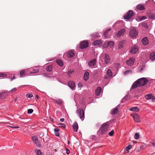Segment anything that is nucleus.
Listing matches in <instances>:
<instances>
[{
    "mask_svg": "<svg viewBox=\"0 0 155 155\" xmlns=\"http://www.w3.org/2000/svg\"><path fill=\"white\" fill-rule=\"evenodd\" d=\"M148 82V80L145 78H142L138 79L134 82L131 86L132 89H135L137 87L145 85Z\"/></svg>",
    "mask_w": 155,
    "mask_h": 155,
    "instance_id": "nucleus-1",
    "label": "nucleus"
},
{
    "mask_svg": "<svg viewBox=\"0 0 155 155\" xmlns=\"http://www.w3.org/2000/svg\"><path fill=\"white\" fill-rule=\"evenodd\" d=\"M109 126V123L108 122L102 124L97 131V135L101 136L106 134L108 130Z\"/></svg>",
    "mask_w": 155,
    "mask_h": 155,
    "instance_id": "nucleus-2",
    "label": "nucleus"
},
{
    "mask_svg": "<svg viewBox=\"0 0 155 155\" xmlns=\"http://www.w3.org/2000/svg\"><path fill=\"white\" fill-rule=\"evenodd\" d=\"M76 112L78 116L83 121L84 118V113L83 109H79L77 110Z\"/></svg>",
    "mask_w": 155,
    "mask_h": 155,
    "instance_id": "nucleus-3",
    "label": "nucleus"
},
{
    "mask_svg": "<svg viewBox=\"0 0 155 155\" xmlns=\"http://www.w3.org/2000/svg\"><path fill=\"white\" fill-rule=\"evenodd\" d=\"M32 139L36 145L39 147H41L40 143L39 142L38 137L36 136L32 137Z\"/></svg>",
    "mask_w": 155,
    "mask_h": 155,
    "instance_id": "nucleus-4",
    "label": "nucleus"
},
{
    "mask_svg": "<svg viewBox=\"0 0 155 155\" xmlns=\"http://www.w3.org/2000/svg\"><path fill=\"white\" fill-rule=\"evenodd\" d=\"M89 44L87 41H83L80 44V47L81 49L85 48L88 47Z\"/></svg>",
    "mask_w": 155,
    "mask_h": 155,
    "instance_id": "nucleus-5",
    "label": "nucleus"
},
{
    "mask_svg": "<svg viewBox=\"0 0 155 155\" xmlns=\"http://www.w3.org/2000/svg\"><path fill=\"white\" fill-rule=\"evenodd\" d=\"M129 35L132 38L136 37L138 35L137 31L135 29L133 28L130 31Z\"/></svg>",
    "mask_w": 155,
    "mask_h": 155,
    "instance_id": "nucleus-6",
    "label": "nucleus"
},
{
    "mask_svg": "<svg viewBox=\"0 0 155 155\" xmlns=\"http://www.w3.org/2000/svg\"><path fill=\"white\" fill-rule=\"evenodd\" d=\"M134 15V13L132 10L129 11L126 14L124 15V19H129L131 18Z\"/></svg>",
    "mask_w": 155,
    "mask_h": 155,
    "instance_id": "nucleus-7",
    "label": "nucleus"
},
{
    "mask_svg": "<svg viewBox=\"0 0 155 155\" xmlns=\"http://www.w3.org/2000/svg\"><path fill=\"white\" fill-rule=\"evenodd\" d=\"M131 116L133 117L134 121L136 122L139 123L140 122V116L137 114L135 113L131 114Z\"/></svg>",
    "mask_w": 155,
    "mask_h": 155,
    "instance_id": "nucleus-8",
    "label": "nucleus"
},
{
    "mask_svg": "<svg viewBox=\"0 0 155 155\" xmlns=\"http://www.w3.org/2000/svg\"><path fill=\"white\" fill-rule=\"evenodd\" d=\"M28 71L30 74L35 73L39 71V70L36 67L30 68L28 69Z\"/></svg>",
    "mask_w": 155,
    "mask_h": 155,
    "instance_id": "nucleus-9",
    "label": "nucleus"
},
{
    "mask_svg": "<svg viewBox=\"0 0 155 155\" xmlns=\"http://www.w3.org/2000/svg\"><path fill=\"white\" fill-rule=\"evenodd\" d=\"M9 94V92H8L7 91H4L0 92V98L4 99Z\"/></svg>",
    "mask_w": 155,
    "mask_h": 155,
    "instance_id": "nucleus-10",
    "label": "nucleus"
},
{
    "mask_svg": "<svg viewBox=\"0 0 155 155\" xmlns=\"http://www.w3.org/2000/svg\"><path fill=\"white\" fill-rule=\"evenodd\" d=\"M138 48L137 46H134L130 50V52L132 54H136L138 52Z\"/></svg>",
    "mask_w": 155,
    "mask_h": 155,
    "instance_id": "nucleus-11",
    "label": "nucleus"
},
{
    "mask_svg": "<svg viewBox=\"0 0 155 155\" xmlns=\"http://www.w3.org/2000/svg\"><path fill=\"white\" fill-rule=\"evenodd\" d=\"M135 61V60L134 58H131L126 61V63L129 66H131L134 64Z\"/></svg>",
    "mask_w": 155,
    "mask_h": 155,
    "instance_id": "nucleus-12",
    "label": "nucleus"
},
{
    "mask_svg": "<svg viewBox=\"0 0 155 155\" xmlns=\"http://www.w3.org/2000/svg\"><path fill=\"white\" fill-rule=\"evenodd\" d=\"M104 63L107 64L110 61V59L109 55L107 54H105V56L104 57Z\"/></svg>",
    "mask_w": 155,
    "mask_h": 155,
    "instance_id": "nucleus-13",
    "label": "nucleus"
},
{
    "mask_svg": "<svg viewBox=\"0 0 155 155\" xmlns=\"http://www.w3.org/2000/svg\"><path fill=\"white\" fill-rule=\"evenodd\" d=\"M69 87L73 90H74L75 83L72 81H69L68 83Z\"/></svg>",
    "mask_w": 155,
    "mask_h": 155,
    "instance_id": "nucleus-14",
    "label": "nucleus"
},
{
    "mask_svg": "<svg viewBox=\"0 0 155 155\" xmlns=\"http://www.w3.org/2000/svg\"><path fill=\"white\" fill-rule=\"evenodd\" d=\"M125 32V30L124 29H123L119 31L117 34V37H120L123 35Z\"/></svg>",
    "mask_w": 155,
    "mask_h": 155,
    "instance_id": "nucleus-15",
    "label": "nucleus"
},
{
    "mask_svg": "<svg viewBox=\"0 0 155 155\" xmlns=\"http://www.w3.org/2000/svg\"><path fill=\"white\" fill-rule=\"evenodd\" d=\"M96 63V59H94L93 60H91L88 62V64L89 66L91 67H93L95 65Z\"/></svg>",
    "mask_w": 155,
    "mask_h": 155,
    "instance_id": "nucleus-16",
    "label": "nucleus"
},
{
    "mask_svg": "<svg viewBox=\"0 0 155 155\" xmlns=\"http://www.w3.org/2000/svg\"><path fill=\"white\" fill-rule=\"evenodd\" d=\"M102 91V88L101 87H98L95 90V94L99 96L101 94Z\"/></svg>",
    "mask_w": 155,
    "mask_h": 155,
    "instance_id": "nucleus-17",
    "label": "nucleus"
},
{
    "mask_svg": "<svg viewBox=\"0 0 155 155\" xmlns=\"http://www.w3.org/2000/svg\"><path fill=\"white\" fill-rule=\"evenodd\" d=\"M102 42L101 40H97L94 42L93 45L94 46L101 45L102 44Z\"/></svg>",
    "mask_w": 155,
    "mask_h": 155,
    "instance_id": "nucleus-18",
    "label": "nucleus"
},
{
    "mask_svg": "<svg viewBox=\"0 0 155 155\" xmlns=\"http://www.w3.org/2000/svg\"><path fill=\"white\" fill-rule=\"evenodd\" d=\"M72 127L74 132H77L78 129V124L77 122H75L73 125Z\"/></svg>",
    "mask_w": 155,
    "mask_h": 155,
    "instance_id": "nucleus-19",
    "label": "nucleus"
},
{
    "mask_svg": "<svg viewBox=\"0 0 155 155\" xmlns=\"http://www.w3.org/2000/svg\"><path fill=\"white\" fill-rule=\"evenodd\" d=\"M53 102L55 103H57L58 105H61L62 104L63 101H62L60 99L56 100L55 99H53Z\"/></svg>",
    "mask_w": 155,
    "mask_h": 155,
    "instance_id": "nucleus-20",
    "label": "nucleus"
},
{
    "mask_svg": "<svg viewBox=\"0 0 155 155\" xmlns=\"http://www.w3.org/2000/svg\"><path fill=\"white\" fill-rule=\"evenodd\" d=\"M142 43L144 45H146L148 44L149 42L147 37L143 38L142 40Z\"/></svg>",
    "mask_w": 155,
    "mask_h": 155,
    "instance_id": "nucleus-21",
    "label": "nucleus"
},
{
    "mask_svg": "<svg viewBox=\"0 0 155 155\" xmlns=\"http://www.w3.org/2000/svg\"><path fill=\"white\" fill-rule=\"evenodd\" d=\"M137 8L139 10H143L145 9V7L142 4H139L137 7Z\"/></svg>",
    "mask_w": 155,
    "mask_h": 155,
    "instance_id": "nucleus-22",
    "label": "nucleus"
},
{
    "mask_svg": "<svg viewBox=\"0 0 155 155\" xmlns=\"http://www.w3.org/2000/svg\"><path fill=\"white\" fill-rule=\"evenodd\" d=\"M150 59L151 60L154 61L155 60V52H152L150 55Z\"/></svg>",
    "mask_w": 155,
    "mask_h": 155,
    "instance_id": "nucleus-23",
    "label": "nucleus"
},
{
    "mask_svg": "<svg viewBox=\"0 0 155 155\" xmlns=\"http://www.w3.org/2000/svg\"><path fill=\"white\" fill-rule=\"evenodd\" d=\"M118 111V108L116 107L114 109H113L111 111V114L112 115H114L117 114Z\"/></svg>",
    "mask_w": 155,
    "mask_h": 155,
    "instance_id": "nucleus-24",
    "label": "nucleus"
},
{
    "mask_svg": "<svg viewBox=\"0 0 155 155\" xmlns=\"http://www.w3.org/2000/svg\"><path fill=\"white\" fill-rule=\"evenodd\" d=\"M74 52L72 51H68L67 54V56L70 58L74 56Z\"/></svg>",
    "mask_w": 155,
    "mask_h": 155,
    "instance_id": "nucleus-25",
    "label": "nucleus"
},
{
    "mask_svg": "<svg viewBox=\"0 0 155 155\" xmlns=\"http://www.w3.org/2000/svg\"><path fill=\"white\" fill-rule=\"evenodd\" d=\"M89 74L88 72H85L84 76V79L85 81H86L88 79L89 77Z\"/></svg>",
    "mask_w": 155,
    "mask_h": 155,
    "instance_id": "nucleus-26",
    "label": "nucleus"
},
{
    "mask_svg": "<svg viewBox=\"0 0 155 155\" xmlns=\"http://www.w3.org/2000/svg\"><path fill=\"white\" fill-rule=\"evenodd\" d=\"M149 18L150 19H155V14L153 13H150L148 14Z\"/></svg>",
    "mask_w": 155,
    "mask_h": 155,
    "instance_id": "nucleus-27",
    "label": "nucleus"
},
{
    "mask_svg": "<svg viewBox=\"0 0 155 155\" xmlns=\"http://www.w3.org/2000/svg\"><path fill=\"white\" fill-rule=\"evenodd\" d=\"M129 110L131 111L135 112H138L139 111V109L137 107H132Z\"/></svg>",
    "mask_w": 155,
    "mask_h": 155,
    "instance_id": "nucleus-28",
    "label": "nucleus"
},
{
    "mask_svg": "<svg viewBox=\"0 0 155 155\" xmlns=\"http://www.w3.org/2000/svg\"><path fill=\"white\" fill-rule=\"evenodd\" d=\"M145 98L147 100H149L152 99L153 97V94H150L147 95H146L145 96Z\"/></svg>",
    "mask_w": 155,
    "mask_h": 155,
    "instance_id": "nucleus-29",
    "label": "nucleus"
},
{
    "mask_svg": "<svg viewBox=\"0 0 155 155\" xmlns=\"http://www.w3.org/2000/svg\"><path fill=\"white\" fill-rule=\"evenodd\" d=\"M125 43V41L123 40L119 42V48H122L123 47V45Z\"/></svg>",
    "mask_w": 155,
    "mask_h": 155,
    "instance_id": "nucleus-30",
    "label": "nucleus"
},
{
    "mask_svg": "<svg viewBox=\"0 0 155 155\" xmlns=\"http://www.w3.org/2000/svg\"><path fill=\"white\" fill-rule=\"evenodd\" d=\"M54 131L55 135L57 137H59L60 135L59 129L58 128H55Z\"/></svg>",
    "mask_w": 155,
    "mask_h": 155,
    "instance_id": "nucleus-31",
    "label": "nucleus"
},
{
    "mask_svg": "<svg viewBox=\"0 0 155 155\" xmlns=\"http://www.w3.org/2000/svg\"><path fill=\"white\" fill-rule=\"evenodd\" d=\"M57 64L60 66H62L63 65V62L60 60H58L56 61Z\"/></svg>",
    "mask_w": 155,
    "mask_h": 155,
    "instance_id": "nucleus-32",
    "label": "nucleus"
},
{
    "mask_svg": "<svg viewBox=\"0 0 155 155\" xmlns=\"http://www.w3.org/2000/svg\"><path fill=\"white\" fill-rule=\"evenodd\" d=\"M107 43L108 46H109L110 47H112L114 46V42L112 41H110L108 42Z\"/></svg>",
    "mask_w": 155,
    "mask_h": 155,
    "instance_id": "nucleus-33",
    "label": "nucleus"
},
{
    "mask_svg": "<svg viewBox=\"0 0 155 155\" xmlns=\"http://www.w3.org/2000/svg\"><path fill=\"white\" fill-rule=\"evenodd\" d=\"M111 30L110 29H108L107 30H106L104 33V37L106 38H108V32L109 31H110Z\"/></svg>",
    "mask_w": 155,
    "mask_h": 155,
    "instance_id": "nucleus-34",
    "label": "nucleus"
},
{
    "mask_svg": "<svg viewBox=\"0 0 155 155\" xmlns=\"http://www.w3.org/2000/svg\"><path fill=\"white\" fill-rule=\"evenodd\" d=\"M20 77H24L25 76V70H22V71H20Z\"/></svg>",
    "mask_w": 155,
    "mask_h": 155,
    "instance_id": "nucleus-35",
    "label": "nucleus"
},
{
    "mask_svg": "<svg viewBox=\"0 0 155 155\" xmlns=\"http://www.w3.org/2000/svg\"><path fill=\"white\" fill-rule=\"evenodd\" d=\"M132 73V71L131 70H127L124 72V74L125 75H127L129 74H131Z\"/></svg>",
    "mask_w": 155,
    "mask_h": 155,
    "instance_id": "nucleus-36",
    "label": "nucleus"
},
{
    "mask_svg": "<svg viewBox=\"0 0 155 155\" xmlns=\"http://www.w3.org/2000/svg\"><path fill=\"white\" fill-rule=\"evenodd\" d=\"M52 66L50 65L47 67L46 69L47 71L50 72L52 70Z\"/></svg>",
    "mask_w": 155,
    "mask_h": 155,
    "instance_id": "nucleus-37",
    "label": "nucleus"
},
{
    "mask_svg": "<svg viewBox=\"0 0 155 155\" xmlns=\"http://www.w3.org/2000/svg\"><path fill=\"white\" fill-rule=\"evenodd\" d=\"M107 74L110 76H111L112 75V73L111 70L110 69H108L107 71Z\"/></svg>",
    "mask_w": 155,
    "mask_h": 155,
    "instance_id": "nucleus-38",
    "label": "nucleus"
},
{
    "mask_svg": "<svg viewBox=\"0 0 155 155\" xmlns=\"http://www.w3.org/2000/svg\"><path fill=\"white\" fill-rule=\"evenodd\" d=\"M58 127H61L62 129H64L65 127V125L63 123H60L58 124Z\"/></svg>",
    "mask_w": 155,
    "mask_h": 155,
    "instance_id": "nucleus-39",
    "label": "nucleus"
},
{
    "mask_svg": "<svg viewBox=\"0 0 155 155\" xmlns=\"http://www.w3.org/2000/svg\"><path fill=\"white\" fill-rule=\"evenodd\" d=\"M7 74L5 73L2 72L0 73V77L4 78L7 76Z\"/></svg>",
    "mask_w": 155,
    "mask_h": 155,
    "instance_id": "nucleus-40",
    "label": "nucleus"
},
{
    "mask_svg": "<svg viewBox=\"0 0 155 155\" xmlns=\"http://www.w3.org/2000/svg\"><path fill=\"white\" fill-rule=\"evenodd\" d=\"M132 148V146L131 145H129L128 146H127L125 149L124 150L125 151H128L129 150L131 149Z\"/></svg>",
    "mask_w": 155,
    "mask_h": 155,
    "instance_id": "nucleus-41",
    "label": "nucleus"
},
{
    "mask_svg": "<svg viewBox=\"0 0 155 155\" xmlns=\"http://www.w3.org/2000/svg\"><path fill=\"white\" fill-rule=\"evenodd\" d=\"M17 90V88L16 87H15L13 89H12V90H11L10 91H8V92H9V94L11 93H13L15 91H16Z\"/></svg>",
    "mask_w": 155,
    "mask_h": 155,
    "instance_id": "nucleus-42",
    "label": "nucleus"
},
{
    "mask_svg": "<svg viewBox=\"0 0 155 155\" xmlns=\"http://www.w3.org/2000/svg\"><path fill=\"white\" fill-rule=\"evenodd\" d=\"M134 138L136 139H138L139 138V134L138 133H136L135 134Z\"/></svg>",
    "mask_w": 155,
    "mask_h": 155,
    "instance_id": "nucleus-43",
    "label": "nucleus"
},
{
    "mask_svg": "<svg viewBox=\"0 0 155 155\" xmlns=\"http://www.w3.org/2000/svg\"><path fill=\"white\" fill-rule=\"evenodd\" d=\"M142 25L144 27L146 28H148V25L147 23L146 22H143L142 23Z\"/></svg>",
    "mask_w": 155,
    "mask_h": 155,
    "instance_id": "nucleus-44",
    "label": "nucleus"
},
{
    "mask_svg": "<svg viewBox=\"0 0 155 155\" xmlns=\"http://www.w3.org/2000/svg\"><path fill=\"white\" fill-rule=\"evenodd\" d=\"M33 110L32 109H28V110L27 113L28 114H31L33 113Z\"/></svg>",
    "mask_w": 155,
    "mask_h": 155,
    "instance_id": "nucleus-45",
    "label": "nucleus"
},
{
    "mask_svg": "<svg viewBox=\"0 0 155 155\" xmlns=\"http://www.w3.org/2000/svg\"><path fill=\"white\" fill-rule=\"evenodd\" d=\"M98 33H95L92 34L91 35V36L93 37H97L98 36Z\"/></svg>",
    "mask_w": 155,
    "mask_h": 155,
    "instance_id": "nucleus-46",
    "label": "nucleus"
},
{
    "mask_svg": "<svg viewBox=\"0 0 155 155\" xmlns=\"http://www.w3.org/2000/svg\"><path fill=\"white\" fill-rule=\"evenodd\" d=\"M74 72V71L73 70H70L68 71V74L69 76H70L71 74Z\"/></svg>",
    "mask_w": 155,
    "mask_h": 155,
    "instance_id": "nucleus-47",
    "label": "nucleus"
},
{
    "mask_svg": "<svg viewBox=\"0 0 155 155\" xmlns=\"http://www.w3.org/2000/svg\"><path fill=\"white\" fill-rule=\"evenodd\" d=\"M103 47L104 48H107L108 47L107 43V42L104 43L103 45Z\"/></svg>",
    "mask_w": 155,
    "mask_h": 155,
    "instance_id": "nucleus-48",
    "label": "nucleus"
},
{
    "mask_svg": "<svg viewBox=\"0 0 155 155\" xmlns=\"http://www.w3.org/2000/svg\"><path fill=\"white\" fill-rule=\"evenodd\" d=\"M114 131L113 130H112L109 133V135L110 136H112L114 135Z\"/></svg>",
    "mask_w": 155,
    "mask_h": 155,
    "instance_id": "nucleus-49",
    "label": "nucleus"
},
{
    "mask_svg": "<svg viewBox=\"0 0 155 155\" xmlns=\"http://www.w3.org/2000/svg\"><path fill=\"white\" fill-rule=\"evenodd\" d=\"M150 145L151 146H153L155 148V143L154 141L152 142H150Z\"/></svg>",
    "mask_w": 155,
    "mask_h": 155,
    "instance_id": "nucleus-50",
    "label": "nucleus"
},
{
    "mask_svg": "<svg viewBox=\"0 0 155 155\" xmlns=\"http://www.w3.org/2000/svg\"><path fill=\"white\" fill-rule=\"evenodd\" d=\"M37 155H42V153L41 152L40 150H37Z\"/></svg>",
    "mask_w": 155,
    "mask_h": 155,
    "instance_id": "nucleus-51",
    "label": "nucleus"
},
{
    "mask_svg": "<svg viewBox=\"0 0 155 155\" xmlns=\"http://www.w3.org/2000/svg\"><path fill=\"white\" fill-rule=\"evenodd\" d=\"M26 96L28 98H31L33 97V95L31 94H28L26 95Z\"/></svg>",
    "mask_w": 155,
    "mask_h": 155,
    "instance_id": "nucleus-52",
    "label": "nucleus"
},
{
    "mask_svg": "<svg viewBox=\"0 0 155 155\" xmlns=\"http://www.w3.org/2000/svg\"><path fill=\"white\" fill-rule=\"evenodd\" d=\"M7 126H8L12 128H18L19 127L18 126H12L11 125H8Z\"/></svg>",
    "mask_w": 155,
    "mask_h": 155,
    "instance_id": "nucleus-53",
    "label": "nucleus"
},
{
    "mask_svg": "<svg viewBox=\"0 0 155 155\" xmlns=\"http://www.w3.org/2000/svg\"><path fill=\"white\" fill-rule=\"evenodd\" d=\"M78 86L79 87H83V85L82 84L80 83V82H79L78 84Z\"/></svg>",
    "mask_w": 155,
    "mask_h": 155,
    "instance_id": "nucleus-54",
    "label": "nucleus"
},
{
    "mask_svg": "<svg viewBox=\"0 0 155 155\" xmlns=\"http://www.w3.org/2000/svg\"><path fill=\"white\" fill-rule=\"evenodd\" d=\"M70 152V150L66 148V153L67 154H68Z\"/></svg>",
    "mask_w": 155,
    "mask_h": 155,
    "instance_id": "nucleus-55",
    "label": "nucleus"
},
{
    "mask_svg": "<svg viewBox=\"0 0 155 155\" xmlns=\"http://www.w3.org/2000/svg\"><path fill=\"white\" fill-rule=\"evenodd\" d=\"M152 101L153 102H155V97H153H153L152 98Z\"/></svg>",
    "mask_w": 155,
    "mask_h": 155,
    "instance_id": "nucleus-56",
    "label": "nucleus"
},
{
    "mask_svg": "<svg viewBox=\"0 0 155 155\" xmlns=\"http://www.w3.org/2000/svg\"><path fill=\"white\" fill-rule=\"evenodd\" d=\"M64 119L63 118H61L60 119V121L61 122H63L64 121Z\"/></svg>",
    "mask_w": 155,
    "mask_h": 155,
    "instance_id": "nucleus-57",
    "label": "nucleus"
},
{
    "mask_svg": "<svg viewBox=\"0 0 155 155\" xmlns=\"http://www.w3.org/2000/svg\"><path fill=\"white\" fill-rule=\"evenodd\" d=\"M15 79V77L14 76H13L12 78L11 77V81H12L13 79Z\"/></svg>",
    "mask_w": 155,
    "mask_h": 155,
    "instance_id": "nucleus-58",
    "label": "nucleus"
},
{
    "mask_svg": "<svg viewBox=\"0 0 155 155\" xmlns=\"http://www.w3.org/2000/svg\"><path fill=\"white\" fill-rule=\"evenodd\" d=\"M146 17H145V16H143L142 17V20H144V19H146Z\"/></svg>",
    "mask_w": 155,
    "mask_h": 155,
    "instance_id": "nucleus-59",
    "label": "nucleus"
},
{
    "mask_svg": "<svg viewBox=\"0 0 155 155\" xmlns=\"http://www.w3.org/2000/svg\"><path fill=\"white\" fill-rule=\"evenodd\" d=\"M50 120L52 122L54 121V120L52 118H50Z\"/></svg>",
    "mask_w": 155,
    "mask_h": 155,
    "instance_id": "nucleus-60",
    "label": "nucleus"
},
{
    "mask_svg": "<svg viewBox=\"0 0 155 155\" xmlns=\"http://www.w3.org/2000/svg\"><path fill=\"white\" fill-rule=\"evenodd\" d=\"M100 125V124H99V123H98V124H97L96 125H97V126L98 127V126H99Z\"/></svg>",
    "mask_w": 155,
    "mask_h": 155,
    "instance_id": "nucleus-61",
    "label": "nucleus"
},
{
    "mask_svg": "<svg viewBox=\"0 0 155 155\" xmlns=\"http://www.w3.org/2000/svg\"><path fill=\"white\" fill-rule=\"evenodd\" d=\"M127 97L126 96H125L123 98V99L124 100L125 99H126Z\"/></svg>",
    "mask_w": 155,
    "mask_h": 155,
    "instance_id": "nucleus-62",
    "label": "nucleus"
},
{
    "mask_svg": "<svg viewBox=\"0 0 155 155\" xmlns=\"http://www.w3.org/2000/svg\"><path fill=\"white\" fill-rule=\"evenodd\" d=\"M36 97H37L38 98V99L39 97L37 95H36Z\"/></svg>",
    "mask_w": 155,
    "mask_h": 155,
    "instance_id": "nucleus-63",
    "label": "nucleus"
},
{
    "mask_svg": "<svg viewBox=\"0 0 155 155\" xmlns=\"http://www.w3.org/2000/svg\"><path fill=\"white\" fill-rule=\"evenodd\" d=\"M43 140L44 141V139H43Z\"/></svg>",
    "mask_w": 155,
    "mask_h": 155,
    "instance_id": "nucleus-64",
    "label": "nucleus"
}]
</instances>
